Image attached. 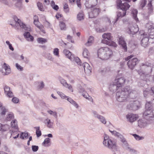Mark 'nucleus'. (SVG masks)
<instances>
[{"label":"nucleus","mask_w":154,"mask_h":154,"mask_svg":"<svg viewBox=\"0 0 154 154\" xmlns=\"http://www.w3.org/2000/svg\"><path fill=\"white\" fill-rule=\"evenodd\" d=\"M153 31L151 32L150 30H148V38H150L153 39L154 38V30H153Z\"/></svg>","instance_id":"nucleus-38"},{"label":"nucleus","mask_w":154,"mask_h":154,"mask_svg":"<svg viewBox=\"0 0 154 154\" xmlns=\"http://www.w3.org/2000/svg\"><path fill=\"white\" fill-rule=\"evenodd\" d=\"M50 139L49 138H45L42 143L45 146L48 147L50 146V145L48 143H50Z\"/></svg>","instance_id":"nucleus-36"},{"label":"nucleus","mask_w":154,"mask_h":154,"mask_svg":"<svg viewBox=\"0 0 154 154\" xmlns=\"http://www.w3.org/2000/svg\"><path fill=\"white\" fill-rule=\"evenodd\" d=\"M38 42L39 43L43 44L47 42V40L42 38H38L37 39Z\"/></svg>","instance_id":"nucleus-44"},{"label":"nucleus","mask_w":154,"mask_h":154,"mask_svg":"<svg viewBox=\"0 0 154 154\" xmlns=\"http://www.w3.org/2000/svg\"><path fill=\"white\" fill-rule=\"evenodd\" d=\"M38 7L40 10L42 11H44V8L42 4L40 2H38L37 3Z\"/></svg>","instance_id":"nucleus-47"},{"label":"nucleus","mask_w":154,"mask_h":154,"mask_svg":"<svg viewBox=\"0 0 154 154\" xmlns=\"http://www.w3.org/2000/svg\"><path fill=\"white\" fill-rule=\"evenodd\" d=\"M9 129V126L8 125H2L0 124V131H8Z\"/></svg>","instance_id":"nucleus-32"},{"label":"nucleus","mask_w":154,"mask_h":154,"mask_svg":"<svg viewBox=\"0 0 154 154\" xmlns=\"http://www.w3.org/2000/svg\"><path fill=\"white\" fill-rule=\"evenodd\" d=\"M147 8L148 13L149 14H151L152 13L153 10L152 6L151 3V1H150L149 3L147 5Z\"/></svg>","instance_id":"nucleus-30"},{"label":"nucleus","mask_w":154,"mask_h":154,"mask_svg":"<svg viewBox=\"0 0 154 154\" xmlns=\"http://www.w3.org/2000/svg\"><path fill=\"white\" fill-rule=\"evenodd\" d=\"M131 104L132 105L131 107L134 110H137L138 109L140 106V103L138 100L132 101L131 102Z\"/></svg>","instance_id":"nucleus-21"},{"label":"nucleus","mask_w":154,"mask_h":154,"mask_svg":"<svg viewBox=\"0 0 154 154\" xmlns=\"http://www.w3.org/2000/svg\"><path fill=\"white\" fill-rule=\"evenodd\" d=\"M71 60L74 63H76L78 65L81 66L82 64L79 58L78 57H74V56L73 59Z\"/></svg>","instance_id":"nucleus-31"},{"label":"nucleus","mask_w":154,"mask_h":154,"mask_svg":"<svg viewBox=\"0 0 154 154\" xmlns=\"http://www.w3.org/2000/svg\"><path fill=\"white\" fill-rule=\"evenodd\" d=\"M17 2L15 4V6L19 9H20L22 6L21 1L22 0H17Z\"/></svg>","instance_id":"nucleus-42"},{"label":"nucleus","mask_w":154,"mask_h":154,"mask_svg":"<svg viewBox=\"0 0 154 154\" xmlns=\"http://www.w3.org/2000/svg\"><path fill=\"white\" fill-rule=\"evenodd\" d=\"M63 53L67 58L71 60H72L74 55L72 54V53L70 51L66 49H65L63 51Z\"/></svg>","instance_id":"nucleus-22"},{"label":"nucleus","mask_w":154,"mask_h":154,"mask_svg":"<svg viewBox=\"0 0 154 154\" xmlns=\"http://www.w3.org/2000/svg\"><path fill=\"white\" fill-rule=\"evenodd\" d=\"M143 36V38L141 40V45L144 48L147 47L149 44V38H148V35L147 33L144 32L142 35Z\"/></svg>","instance_id":"nucleus-12"},{"label":"nucleus","mask_w":154,"mask_h":154,"mask_svg":"<svg viewBox=\"0 0 154 154\" xmlns=\"http://www.w3.org/2000/svg\"><path fill=\"white\" fill-rule=\"evenodd\" d=\"M116 3L117 7L121 9H128L130 7V5L127 2L122 3V1L121 0H117Z\"/></svg>","instance_id":"nucleus-15"},{"label":"nucleus","mask_w":154,"mask_h":154,"mask_svg":"<svg viewBox=\"0 0 154 154\" xmlns=\"http://www.w3.org/2000/svg\"><path fill=\"white\" fill-rule=\"evenodd\" d=\"M90 53L88 50L86 48H85L83 52V55L84 57L87 58L89 56Z\"/></svg>","instance_id":"nucleus-37"},{"label":"nucleus","mask_w":154,"mask_h":154,"mask_svg":"<svg viewBox=\"0 0 154 154\" xmlns=\"http://www.w3.org/2000/svg\"><path fill=\"white\" fill-rule=\"evenodd\" d=\"M92 113L94 115V116L95 118H97V119L100 116V115L98 114L97 113V112L96 111H93Z\"/></svg>","instance_id":"nucleus-58"},{"label":"nucleus","mask_w":154,"mask_h":154,"mask_svg":"<svg viewBox=\"0 0 154 154\" xmlns=\"http://www.w3.org/2000/svg\"><path fill=\"white\" fill-rule=\"evenodd\" d=\"M103 143L106 147L113 151L116 150L117 149L116 142L109 139V137L106 135H105L104 137Z\"/></svg>","instance_id":"nucleus-4"},{"label":"nucleus","mask_w":154,"mask_h":154,"mask_svg":"<svg viewBox=\"0 0 154 154\" xmlns=\"http://www.w3.org/2000/svg\"><path fill=\"white\" fill-rule=\"evenodd\" d=\"M97 0H88L85 3V6L88 8H93L97 5Z\"/></svg>","instance_id":"nucleus-14"},{"label":"nucleus","mask_w":154,"mask_h":154,"mask_svg":"<svg viewBox=\"0 0 154 154\" xmlns=\"http://www.w3.org/2000/svg\"><path fill=\"white\" fill-rule=\"evenodd\" d=\"M125 80L123 77H117L114 80V83L119 88H121L124 85Z\"/></svg>","instance_id":"nucleus-9"},{"label":"nucleus","mask_w":154,"mask_h":154,"mask_svg":"<svg viewBox=\"0 0 154 154\" xmlns=\"http://www.w3.org/2000/svg\"><path fill=\"white\" fill-rule=\"evenodd\" d=\"M112 54V50L107 47H102L98 50V56L102 60L109 59Z\"/></svg>","instance_id":"nucleus-2"},{"label":"nucleus","mask_w":154,"mask_h":154,"mask_svg":"<svg viewBox=\"0 0 154 154\" xmlns=\"http://www.w3.org/2000/svg\"><path fill=\"white\" fill-rule=\"evenodd\" d=\"M60 26L61 30H65L66 29V25L65 23L63 22H60Z\"/></svg>","instance_id":"nucleus-49"},{"label":"nucleus","mask_w":154,"mask_h":154,"mask_svg":"<svg viewBox=\"0 0 154 154\" xmlns=\"http://www.w3.org/2000/svg\"><path fill=\"white\" fill-rule=\"evenodd\" d=\"M35 128L36 129V134L38 137H39L41 135V132L40 131L39 127H35Z\"/></svg>","instance_id":"nucleus-45"},{"label":"nucleus","mask_w":154,"mask_h":154,"mask_svg":"<svg viewBox=\"0 0 154 154\" xmlns=\"http://www.w3.org/2000/svg\"><path fill=\"white\" fill-rule=\"evenodd\" d=\"M152 102H147L146 103L145 106L146 109H150L152 106Z\"/></svg>","instance_id":"nucleus-51"},{"label":"nucleus","mask_w":154,"mask_h":154,"mask_svg":"<svg viewBox=\"0 0 154 154\" xmlns=\"http://www.w3.org/2000/svg\"><path fill=\"white\" fill-rule=\"evenodd\" d=\"M81 67H83L85 73L89 74L91 72V68L87 63L85 62L82 64Z\"/></svg>","instance_id":"nucleus-19"},{"label":"nucleus","mask_w":154,"mask_h":154,"mask_svg":"<svg viewBox=\"0 0 154 154\" xmlns=\"http://www.w3.org/2000/svg\"><path fill=\"white\" fill-rule=\"evenodd\" d=\"M16 66L17 69L19 70L20 71H22L23 70V67L21 66L20 65H19L17 63L16 64Z\"/></svg>","instance_id":"nucleus-61"},{"label":"nucleus","mask_w":154,"mask_h":154,"mask_svg":"<svg viewBox=\"0 0 154 154\" xmlns=\"http://www.w3.org/2000/svg\"><path fill=\"white\" fill-rule=\"evenodd\" d=\"M102 37L103 38V40L108 41L111 40L112 38V36L110 33H104L102 35Z\"/></svg>","instance_id":"nucleus-25"},{"label":"nucleus","mask_w":154,"mask_h":154,"mask_svg":"<svg viewBox=\"0 0 154 154\" xmlns=\"http://www.w3.org/2000/svg\"><path fill=\"white\" fill-rule=\"evenodd\" d=\"M106 28H101V29H99V31H97L98 29H97V32H105L106 30Z\"/></svg>","instance_id":"nucleus-62"},{"label":"nucleus","mask_w":154,"mask_h":154,"mask_svg":"<svg viewBox=\"0 0 154 154\" xmlns=\"http://www.w3.org/2000/svg\"><path fill=\"white\" fill-rule=\"evenodd\" d=\"M12 102L14 103H17L19 101V100L18 98L16 97H13L12 99Z\"/></svg>","instance_id":"nucleus-60"},{"label":"nucleus","mask_w":154,"mask_h":154,"mask_svg":"<svg viewBox=\"0 0 154 154\" xmlns=\"http://www.w3.org/2000/svg\"><path fill=\"white\" fill-rule=\"evenodd\" d=\"M37 27L38 29H39L43 32L44 33H45V30H44V26L40 24L39 25H38L37 26Z\"/></svg>","instance_id":"nucleus-57"},{"label":"nucleus","mask_w":154,"mask_h":154,"mask_svg":"<svg viewBox=\"0 0 154 154\" xmlns=\"http://www.w3.org/2000/svg\"><path fill=\"white\" fill-rule=\"evenodd\" d=\"M119 88L116 84L113 82V84H111L109 87V89L113 93L116 92Z\"/></svg>","instance_id":"nucleus-26"},{"label":"nucleus","mask_w":154,"mask_h":154,"mask_svg":"<svg viewBox=\"0 0 154 154\" xmlns=\"http://www.w3.org/2000/svg\"><path fill=\"white\" fill-rule=\"evenodd\" d=\"M53 53L57 57H59V49L57 48H55L54 49Z\"/></svg>","instance_id":"nucleus-55"},{"label":"nucleus","mask_w":154,"mask_h":154,"mask_svg":"<svg viewBox=\"0 0 154 154\" xmlns=\"http://www.w3.org/2000/svg\"><path fill=\"white\" fill-rule=\"evenodd\" d=\"M101 43L111 46H112L114 47H116L117 46V44L114 42H110L108 40H102L101 41Z\"/></svg>","instance_id":"nucleus-23"},{"label":"nucleus","mask_w":154,"mask_h":154,"mask_svg":"<svg viewBox=\"0 0 154 154\" xmlns=\"http://www.w3.org/2000/svg\"><path fill=\"white\" fill-rule=\"evenodd\" d=\"M28 134L27 132H22L20 134V138L22 139L28 138Z\"/></svg>","instance_id":"nucleus-40"},{"label":"nucleus","mask_w":154,"mask_h":154,"mask_svg":"<svg viewBox=\"0 0 154 154\" xmlns=\"http://www.w3.org/2000/svg\"><path fill=\"white\" fill-rule=\"evenodd\" d=\"M100 122L103 124H106V121L105 118L103 116L100 115L98 118Z\"/></svg>","instance_id":"nucleus-39"},{"label":"nucleus","mask_w":154,"mask_h":154,"mask_svg":"<svg viewBox=\"0 0 154 154\" xmlns=\"http://www.w3.org/2000/svg\"><path fill=\"white\" fill-rule=\"evenodd\" d=\"M131 13L133 18L136 21H138V19L137 17V14L138 13L137 10L136 9H133L132 10Z\"/></svg>","instance_id":"nucleus-29"},{"label":"nucleus","mask_w":154,"mask_h":154,"mask_svg":"<svg viewBox=\"0 0 154 154\" xmlns=\"http://www.w3.org/2000/svg\"><path fill=\"white\" fill-rule=\"evenodd\" d=\"M93 37L91 36L88 38L87 42L85 44V45L86 46H89L91 45L94 41Z\"/></svg>","instance_id":"nucleus-28"},{"label":"nucleus","mask_w":154,"mask_h":154,"mask_svg":"<svg viewBox=\"0 0 154 154\" xmlns=\"http://www.w3.org/2000/svg\"><path fill=\"white\" fill-rule=\"evenodd\" d=\"M139 31V28L137 25L134 26L132 24H129L127 32L129 34L134 35Z\"/></svg>","instance_id":"nucleus-7"},{"label":"nucleus","mask_w":154,"mask_h":154,"mask_svg":"<svg viewBox=\"0 0 154 154\" xmlns=\"http://www.w3.org/2000/svg\"><path fill=\"white\" fill-rule=\"evenodd\" d=\"M126 117L129 122H132L136 121L138 118V116L136 114H130L127 115Z\"/></svg>","instance_id":"nucleus-16"},{"label":"nucleus","mask_w":154,"mask_h":154,"mask_svg":"<svg viewBox=\"0 0 154 154\" xmlns=\"http://www.w3.org/2000/svg\"><path fill=\"white\" fill-rule=\"evenodd\" d=\"M143 113V115L144 116H148L149 117H152V115H151L150 114H151L152 111L150 110V109H147Z\"/></svg>","instance_id":"nucleus-34"},{"label":"nucleus","mask_w":154,"mask_h":154,"mask_svg":"<svg viewBox=\"0 0 154 154\" xmlns=\"http://www.w3.org/2000/svg\"><path fill=\"white\" fill-rule=\"evenodd\" d=\"M141 66H144V68H146V69L145 71H142L141 70H136L138 74L140 75L142 78L145 79L146 78L150 76V73L152 71V64L148 62L144 63H142Z\"/></svg>","instance_id":"nucleus-3"},{"label":"nucleus","mask_w":154,"mask_h":154,"mask_svg":"<svg viewBox=\"0 0 154 154\" xmlns=\"http://www.w3.org/2000/svg\"><path fill=\"white\" fill-rule=\"evenodd\" d=\"M150 90L149 88H146L143 91V94L144 97H147L148 94H149V92Z\"/></svg>","instance_id":"nucleus-53"},{"label":"nucleus","mask_w":154,"mask_h":154,"mask_svg":"<svg viewBox=\"0 0 154 154\" xmlns=\"http://www.w3.org/2000/svg\"><path fill=\"white\" fill-rule=\"evenodd\" d=\"M137 95L136 91L132 89L129 86H126L116 92V97L118 101L125 102L127 100L128 98L133 99L136 98Z\"/></svg>","instance_id":"nucleus-1"},{"label":"nucleus","mask_w":154,"mask_h":154,"mask_svg":"<svg viewBox=\"0 0 154 154\" xmlns=\"http://www.w3.org/2000/svg\"><path fill=\"white\" fill-rule=\"evenodd\" d=\"M138 125L140 127L142 128L146 125V124L144 122L143 120L140 119L138 121Z\"/></svg>","instance_id":"nucleus-41"},{"label":"nucleus","mask_w":154,"mask_h":154,"mask_svg":"<svg viewBox=\"0 0 154 154\" xmlns=\"http://www.w3.org/2000/svg\"><path fill=\"white\" fill-rule=\"evenodd\" d=\"M4 91L5 94L8 97L11 98L14 96L13 94L10 90L9 87L5 86L4 88Z\"/></svg>","instance_id":"nucleus-20"},{"label":"nucleus","mask_w":154,"mask_h":154,"mask_svg":"<svg viewBox=\"0 0 154 154\" xmlns=\"http://www.w3.org/2000/svg\"><path fill=\"white\" fill-rule=\"evenodd\" d=\"M133 136L137 140H141L144 139V137H140L138 135H137L136 134H134Z\"/></svg>","instance_id":"nucleus-54"},{"label":"nucleus","mask_w":154,"mask_h":154,"mask_svg":"<svg viewBox=\"0 0 154 154\" xmlns=\"http://www.w3.org/2000/svg\"><path fill=\"white\" fill-rule=\"evenodd\" d=\"M0 71L4 75H7L11 72L10 66H8L5 63H4L2 66V68L0 69Z\"/></svg>","instance_id":"nucleus-11"},{"label":"nucleus","mask_w":154,"mask_h":154,"mask_svg":"<svg viewBox=\"0 0 154 154\" xmlns=\"http://www.w3.org/2000/svg\"><path fill=\"white\" fill-rule=\"evenodd\" d=\"M57 93L62 98L66 99V98H67V96H65L63 93L61 92L58 91Z\"/></svg>","instance_id":"nucleus-50"},{"label":"nucleus","mask_w":154,"mask_h":154,"mask_svg":"<svg viewBox=\"0 0 154 154\" xmlns=\"http://www.w3.org/2000/svg\"><path fill=\"white\" fill-rule=\"evenodd\" d=\"M23 35L25 38L28 41H32L33 40V37L30 35L29 32H25Z\"/></svg>","instance_id":"nucleus-24"},{"label":"nucleus","mask_w":154,"mask_h":154,"mask_svg":"<svg viewBox=\"0 0 154 154\" xmlns=\"http://www.w3.org/2000/svg\"><path fill=\"white\" fill-rule=\"evenodd\" d=\"M146 0H141L140 2V7L141 8H143L146 5Z\"/></svg>","instance_id":"nucleus-52"},{"label":"nucleus","mask_w":154,"mask_h":154,"mask_svg":"<svg viewBox=\"0 0 154 154\" xmlns=\"http://www.w3.org/2000/svg\"><path fill=\"white\" fill-rule=\"evenodd\" d=\"M44 123L46 124L47 127L49 128H52L53 126V123L51 121V120L48 118L45 120Z\"/></svg>","instance_id":"nucleus-27"},{"label":"nucleus","mask_w":154,"mask_h":154,"mask_svg":"<svg viewBox=\"0 0 154 154\" xmlns=\"http://www.w3.org/2000/svg\"><path fill=\"white\" fill-rule=\"evenodd\" d=\"M109 131L112 133V134L115 135L119 138L126 145H128L126 142L125 141V139L124 138L123 136L120 134L119 133L117 132L116 131H112L109 130Z\"/></svg>","instance_id":"nucleus-17"},{"label":"nucleus","mask_w":154,"mask_h":154,"mask_svg":"<svg viewBox=\"0 0 154 154\" xmlns=\"http://www.w3.org/2000/svg\"><path fill=\"white\" fill-rule=\"evenodd\" d=\"M38 88L39 90H41L45 86L44 84L42 81L38 82Z\"/></svg>","instance_id":"nucleus-43"},{"label":"nucleus","mask_w":154,"mask_h":154,"mask_svg":"<svg viewBox=\"0 0 154 154\" xmlns=\"http://www.w3.org/2000/svg\"><path fill=\"white\" fill-rule=\"evenodd\" d=\"M146 26L148 28V30H150L151 32H152L153 30H154V25L151 23L146 24Z\"/></svg>","instance_id":"nucleus-33"},{"label":"nucleus","mask_w":154,"mask_h":154,"mask_svg":"<svg viewBox=\"0 0 154 154\" xmlns=\"http://www.w3.org/2000/svg\"><path fill=\"white\" fill-rule=\"evenodd\" d=\"M13 18L16 23L17 24H19L20 26L24 30L29 31H31V29L30 27H26V25L23 24V23L22 22L20 19H18L17 17L15 16H14Z\"/></svg>","instance_id":"nucleus-8"},{"label":"nucleus","mask_w":154,"mask_h":154,"mask_svg":"<svg viewBox=\"0 0 154 154\" xmlns=\"http://www.w3.org/2000/svg\"><path fill=\"white\" fill-rule=\"evenodd\" d=\"M120 11H118L117 13V18L115 20L114 24L115 23L117 22V20L121 18L122 17H123L126 14V11L128 9H125L120 8Z\"/></svg>","instance_id":"nucleus-13"},{"label":"nucleus","mask_w":154,"mask_h":154,"mask_svg":"<svg viewBox=\"0 0 154 154\" xmlns=\"http://www.w3.org/2000/svg\"><path fill=\"white\" fill-rule=\"evenodd\" d=\"M133 57V55H131L125 59L126 61L128 60L127 64L128 67L131 69H133L136 64L138 63V60L137 58H134L131 59Z\"/></svg>","instance_id":"nucleus-5"},{"label":"nucleus","mask_w":154,"mask_h":154,"mask_svg":"<svg viewBox=\"0 0 154 154\" xmlns=\"http://www.w3.org/2000/svg\"><path fill=\"white\" fill-rule=\"evenodd\" d=\"M60 82L63 86L68 88L71 92H73V89L72 86L70 84H68L65 80L63 79H60Z\"/></svg>","instance_id":"nucleus-18"},{"label":"nucleus","mask_w":154,"mask_h":154,"mask_svg":"<svg viewBox=\"0 0 154 154\" xmlns=\"http://www.w3.org/2000/svg\"><path fill=\"white\" fill-rule=\"evenodd\" d=\"M2 112H1V115H4L5 114L6 112L7 111V110L5 107H2L1 109Z\"/></svg>","instance_id":"nucleus-56"},{"label":"nucleus","mask_w":154,"mask_h":154,"mask_svg":"<svg viewBox=\"0 0 154 154\" xmlns=\"http://www.w3.org/2000/svg\"><path fill=\"white\" fill-rule=\"evenodd\" d=\"M118 40L119 45H121L122 49L125 52H126L127 50V47L126 43L125 40L124 38L122 36L118 37Z\"/></svg>","instance_id":"nucleus-10"},{"label":"nucleus","mask_w":154,"mask_h":154,"mask_svg":"<svg viewBox=\"0 0 154 154\" xmlns=\"http://www.w3.org/2000/svg\"><path fill=\"white\" fill-rule=\"evenodd\" d=\"M78 20L80 21L84 19V14L82 13H79L77 16Z\"/></svg>","instance_id":"nucleus-46"},{"label":"nucleus","mask_w":154,"mask_h":154,"mask_svg":"<svg viewBox=\"0 0 154 154\" xmlns=\"http://www.w3.org/2000/svg\"><path fill=\"white\" fill-rule=\"evenodd\" d=\"M11 125L12 128H14L15 129L17 130L18 127L17 125V121L16 120L12 121L11 122Z\"/></svg>","instance_id":"nucleus-35"},{"label":"nucleus","mask_w":154,"mask_h":154,"mask_svg":"<svg viewBox=\"0 0 154 154\" xmlns=\"http://www.w3.org/2000/svg\"><path fill=\"white\" fill-rule=\"evenodd\" d=\"M92 8L91 11L89 13V18H91L97 16L100 11L99 7L98 6Z\"/></svg>","instance_id":"nucleus-6"},{"label":"nucleus","mask_w":154,"mask_h":154,"mask_svg":"<svg viewBox=\"0 0 154 154\" xmlns=\"http://www.w3.org/2000/svg\"><path fill=\"white\" fill-rule=\"evenodd\" d=\"M80 0H76V3L78 6L80 8L81 7V5L80 2Z\"/></svg>","instance_id":"nucleus-63"},{"label":"nucleus","mask_w":154,"mask_h":154,"mask_svg":"<svg viewBox=\"0 0 154 154\" xmlns=\"http://www.w3.org/2000/svg\"><path fill=\"white\" fill-rule=\"evenodd\" d=\"M67 39L71 41V42H73L72 41V37L69 35H68L67 37Z\"/></svg>","instance_id":"nucleus-64"},{"label":"nucleus","mask_w":154,"mask_h":154,"mask_svg":"<svg viewBox=\"0 0 154 154\" xmlns=\"http://www.w3.org/2000/svg\"><path fill=\"white\" fill-rule=\"evenodd\" d=\"M14 118V116L12 113H10L8 114L6 118V119L8 121H10Z\"/></svg>","instance_id":"nucleus-48"},{"label":"nucleus","mask_w":154,"mask_h":154,"mask_svg":"<svg viewBox=\"0 0 154 154\" xmlns=\"http://www.w3.org/2000/svg\"><path fill=\"white\" fill-rule=\"evenodd\" d=\"M32 150L33 152H36L38 150V146H32Z\"/></svg>","instance_id":"nucleus-59"}]
</instances>
